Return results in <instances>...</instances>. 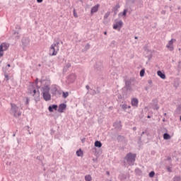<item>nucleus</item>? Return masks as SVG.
<instances>
[{
	"instance_id": "obj_1",
	"label": "nucleus",
	"mask_w": 181,
	"mask_h": 181,
	"mask_svg": "<svg viewBox=\"0 0 181 181\" xmlns=\"http://www.w3.org/2000/svg\"><path fill=\"white\" fill-rule=\"evenodd\" d=\"M136 159V154L129 153L124 158V160L122 161V163L127 168V166H134L135 165V160Z\"/></svg>"
},
{
	"instance_id": "obj_2",
	"label": "nucleus",
	"mask_w": 181,
	"mask_h": 181,
	"mask_svg": "<svg viewBox=\"0 0 181 181\" xmlns=\"http://www.w3.org/2000/svg\"><path fill=\"white\" fill-rule=\"evenodd\" d=\"M42 97L45 101H50L52 100V95H50V86L49 85L45 86L42 88Z\"/></svg>"
},
{
	"instance_id": "obj_3",
	"label": "nucleus",
	"mask_w": 181,
	"mask_h": 181,
	"mask_svg": "<svg viewBox=\"0 0 181 181\" xmlns=\"http://www.w3.org/2000/svg\"><path fill=\"white\" fill-rule=\"evenodd\" d=\"M59 45H60V42L57 41L51 45L49 49V56H56V54H57L59 49Z\"/></svg>"
},
{
	"instance_id": "obj_4",
	"label": "nucleus",
	"mask_w": 181,
	"mask_h": 181,
	"mask_svg": "<svg viewBox=\"0 0 181 181\" xmlns=\"http://www.w3.org/2000/svg\"><path fill=\"white\" fill-rule=\"evenodd\" d=\"M11 114H12L15 118H19V117L22 115V112L19 111V107L15 103H11Z\"/></svg>"
},
{
	"instance_id": "obj_5",
	"label": "nucleus",
	"mask_w": 181,
	"mask_h": 181,
	"mask_svg": "<svg viewBox=\"0 0 181 181\" xmlns=\"http://www.w3.org/2000/svg\"><path fill=\"white\" fill-rule=\"evenodd\" d=\"M8 49H9V43L2 42L0 45V57L4 56V52H6Z\"/></svg>"
},
{
	"instance_id": "obj_6",
	"label": "nucleus",
	"mask_w": 181,
	"mask_h": 181,
	"mask_svg": "<svg viewBox=\"0 0 181 181\" xmlns=\"http://www.w3.org/2000/svg\"><path fill=\"white\" fill-rule=\"evenodd\" d=\"M51 93L54 97L62 95V90H58L57 86H54L51 89Z\"/></svg>"
},
{
	"instance_id": "obj_7",
	"label": "nucleus",
	"mask_w": 181,
	"mask_h": 181,
	"mask_svg": "<svg viewBox=\"0 0 181 181\" xmlns=\"http://www.w3.org/2000/svg\"><path fill=\"white\" fill-rule=\"evenodd\" d=\"M132 83V82H131V80H126L125 86L123 88L126 90V91H132V87L131 86Z\"/></svg>"
},
{
	"instance_id": "obj_8",
	"label": "nucleus",
	"mask_w": 181,
	"mask_h": 181,
	"mask_svg": "<svg viewBox=\"0 0 181 181\" xmlns=\"http://www.w3.org/2000/svg\"><path fill=\"white\" fill-rule=\"evenodd\" d=\"M176 42V39H171L166 45V47L169 49L170 52H173L175 48L173 47V42Z\"/></svg>"
},
{
	"instance_id": "obj_9",
	"label": "nucleus",
	"mask_w": 181,
	"mask_h": 181,
	"mask_svg": "<svg viewBox=\"0 0 181 181\" xmlns=\"http://www.w3.org/2000/svg\"><path fill=\"white\" fill-rule=\"evenodd\" d=\"M74 81H76V74H71L67 76L66 83L68 84H71Z\"/></svg>"
},
{
	"instance_id": "obj_10",
	"label": "nucleus",
	"mask_w": 181,
	"mask_h": 181,
	"mask_svg": "<svg viewBox=\"0 0 181 181\" xmlns=\"http://www.w3.org/2000/svg\"><path fill=\"white\" fill-rule=\"evenodd\" d=\"M122 25H124V23L122 22V21H117L113 25V29H115V30H117V29H118V30H121V28H122Z\"/></svg>"
},
{
	"instance_id": "obj_11",
	"label": "nucleus",
	"mask_w": 181,
	"mask_h": 181,
	"mask_svg": "<svg viewBox=\"0 0 181 181\" xmlns=\"http://www.w3.org/2000/svg\"><path fill=\"white\" fill-rule=\"evenodd\" d=\"M100 8V4H96L93 6L90 9V15H94L96 12H98V8Z\"/></svg>"
},
{
	"instance_id": "obj_12",
	"label": "nucleus",
	"mask_w": 181,
	"mask_h": 181,
	"mask_svg": "<svg viewBox=\"0 0 181 181\" xmlns=\"http://www.w3.org/2000/svg\"><path fill=\"white\" fill-rule=\"evenodd\" d=\"M33 95H37V98H35L36 103L40 101V92H39V90L37 91L36 89H33Z\"/></svg>"
},
{
	"instance_id": "obj_13",
	"label": "nucleus",
	"mask_w": 181,
	"mask_h": 181,
	"mask_svg": "<svg viewBox=\"0 0 181 181\" xmlns=\"http://www.w3.org/2000/svg\"><path fill=\"white\" fill-rule=\"evenodd\" d=\"M67 107V105L64 104V103H62L59 105V107H58V112H64V110H66Z\"/></svg>"
},
{
	"instance_id": "obj_14",
	"label": "nucleus",
	"mask_w": 181,
	"mask_h": 181,
	"mask_svg": "<svg viewBox=\"0 0 181 181\" xmlns=\"http://www.w3.org/2000/svg\"><path fill=\"white\" fill-rule=\"evenodd\" d=\"M48 111H49V112H53V111H57V105H52L49 106Z\"/></svg>"
},
{
	"instance_id": "obj_15",
	"label": "nucleus",
	"mask_w": 181,
	"mask_h": 181,
	"mask_svg": "<svg viewBox=\"0 0 181 181\" xmlns=\"http://www.w3.org/2000/svg\"><path fill=\"white\" fill-rule=\"evenodd\" d=\"M153 110H159V107H158V99L153 100Z\"/></svg>"
},
{
	"instance_id": "obj_16",
	"label": "nucleus",
	"mask_w": 181,
	"mask_h": 181,
	"mask_svg": "<svg viewBox=\"0 0 181 181\" xmlns=\"http://www.w3.org/2000/svg\"><path fill=\"white\" fill-rule=\"evenodd\" d=\"M157 74L163 80H165L166 78V75H165V73L162 72L161 71H158Z\"/></svg>"
},
{
	"instance_id": "obj_17",
	"label": "nucleus",
	"mask_w": 181,
	"mask_h": 181,
	"mask_svg": "<svg viewBox=\"0 0 181 181\" xmlns=\"http://www.w3.org/2000/svg\"><path fill=\"white\" fill-rule=\"evenodd\" d=\"M114 127L115 129H121V122H116L113 124Z\"/></svg>"
},
{
	"instance_id": "obj_18",
	"label": "nucleus",
	"mask_w": 181,
	"mask_h": 181,
	"mask_svg": "<svg viewBox=\"0 0 181 181\" xmlns=\"http://www.w3.org/2000/svg\"><path fill=\"white\" fill-rule=\"evenodd\" d=\"M138 103H139V101L137 98H134L132 100V105H133V107H137Z\"/></svg>"
},
{
	"instance_id": "obj_19",
	"label": "nucleus",
	"mask_w": 181,
	"mask_h": 181,
	"mask_svg": "<svg viewBox=\"0 0 181 181\" xmlns=\"http://www.w3.org/2000/svg\"><path fill=\"white\" fill-rule=\"evenodd\" d=\"M118 142H125V136L118 135L117 138Z\"/></svg>"
},
{
	"instance_id": "obj_20",
	"label": "nucleus",
	"mask_w": 181,
	"mask_h": 181,
	"mask_svg": "<svg viewBox=\"0 0 181 181\" xmlns=\"http://www.w3.org/2000/svg\"><path fill=\"white\" fill-rule=\"evenodd\" d=\"M119 180H121V181L127 180V175H126V174H124V173H121V174L119 175Z\"/></svg>"
},
{
	"instance_id": "obj_21",
	"label": "nucleus",
	"mask_w": 181,
	"mask_h": 181,
	"mask_svg": "<svg viewBox=\"0 0 181 181\" xmlns=\"http://www.w3.org/2000/svg\"><path fill=\"white\" fill-rule=\"evenodd\" d=\"M95 148H101V146H103V144L100 141H95Z\"/></svg>"
},
{
	"instance_id": "obj_22",
	"label": "nucleus",
	"mask_w": 181,
	"mask_h": 181,
	"mask_svg": "<svg viewBox=\"0 0 181 181\" xmlns=\"http://www.w3.org/2000/svg\"><path fill=\"white\" fill-rule=\"evenodd\" d=\"M118 9H119V6L118 4H117L112 9V11H114L115 15H117V13H118Z\"/></svg>"
},
{
	"instance_id": "obj_23",
	"label": "nucleus",
	"mask_w": 181,
	"mask_h": 181,
	"mask_svg": "<svg viewBox=\"0 0 181 181\" xmlns=\"http://www.w3.org/2000/svg\"><path fill=\"white\" fill-rule=\"evenodd\" d=\"M175 114H181V105H178L175 111Z\"/></svg>"
},
{
	"instance_id": "obj_24",
	"label": "nucleus",
	"mask_w": 181,
	"mask_h": 181,
	"mask_svg": "<svg viewBox=\"0 0 181 181\" xmlns=\"http://www.w3.org/2000/svg\"><path fill=\"white\" fill-rule=\"evenodd\" d=\"M127 12H128V9L125 8L122 13H119V16H127Z\"/></svg>"
},
{
	"instance_id": "obj_25",
	"label": "nucleus",
	"mask_w": 181,
	"mask_h": 181,
	"mask_svg": "<svg viewBox=\"0 0 181 181\" xmlns=\"http://www.w3.org/2000/svg\"><path fill=\"white\" fill-rule=\"evenodd\" d=\"M62 94L63 98H67L69 97V92H64L62 90Z\"/></svg>"
},
{
	"instance_id": "obj_26",
	"label": "nucleus",
	"mask_w": 181,
	"mask_h": 181,
	"mask_svg": "<svg viewBox=\"0 0 181 181\" xmlns=\"http://www.w3.org/2000/svg\"><path fill=\"white\" fill-rule=\"evenodd\" d=\"M163 139H165V140L170 139V134L168 133H165L163 134Z\"/></svg>"
},
{
	"instance_id": "obj_27",
	"label": "nucleus",
	"mask_w": 181,
	"mask_h": 181,
	"mask_svg": "<svg viewBox=\"0 0 181 181\" xmlns=\"http://www.w3.org/2000/svg\"><path fill=\"white\" fill-rule=\"evenodd\" d=\"M85 180L86 181H91V180H93V177H91V175H87L85 176Z\"/></svg>"
},
{
	"instance_id": "obj_28",
	"label": "nucleus",
	"mask_w": 181,
	"mask_h": 181,
	"mask_svg": "<svg viewBox=\"0 0 181 181\" xmlns=\"http://www.w3.org/2000/svg\"><path fill=\"white\" fill-rule=\"evenodd\" d=\"M76 155L77 156H83V151H81V149H79L76 151Z\"/></svg>"
},
{
	"instance_id": "obj_29",
	"label": "nucleus",
	"mask_w": 181,
	"mask_h": 181,
	"mask_svg": "<svg viewBox=\"0 0 181 181\" xmlns=\"http://www.w3.org/2000/svg\"><path fill=\"white\" fill-rule=\"evenodd\" d=\"M13 35V36H15V39H16V40L19 39V37H20V36H19V33H18V32H14Z\"/></svg>"
},
{
	"instance_id": "obj_30",
	"label": "nucleus",
	"mask_w": 181,
	"mask_h": 181,
	"mask_svg": "<svg viewBox=\"0 0 181 181\" xmlns=\"http://www.w3.org/2000/svg\"><path fill=\"white\" fill-rule=\"evenodd\" d=\"M121 108H122L124 110V111H125V110H127V108H128V105L127 104H123V105H120Z\"/></svg>"
},
{
	"instance_id": "obj_31",
	"label": "nucleus",
	"mask_w": 181,
	"mask_h": 181,
	"mask_svg": "<svg viewBox=\"0 0 181 181\" xmlns=\"http://www.w3.org/2000/svg\"><path fill=\"white\" fill-rule=\"evenodd\" d=\"M173 181H181V177L180 176H175L173 177Z\"/></svg>"
},
{
	"instance_id": "obj_32",
	"label": "nucleus",
	"mask_w": 181,
	"mask_h": 181,
	"mask_svg": "<svg viewBox=\"0 0 181 181\" xmlns=\"http://www.w3.org/2000/svg\"><path fill=\"white\" fill-rule=\"evenodd\" d=\"M110 13H111V12L107 11V12L105 14V16H104V19H107L108 17L110 16Z\"/></svg>"
},
{
	"instance_id": "obj_33",
	"label": "nucleus",
	"mask_w": 181,
	"mask_h": 181,
	"mask_svg": "<svg viewBox=\"0 0 181 181\" xmlns=\"http://www.w3.org/2000/svg\"><path fill=\"white\" fill-rule=\"evenodd\" d=\"M115 45H117V42L115 40H112V42L110 43V47H115Z\"/></svg>"
},
{
	"instance_id": "obj_34",
	"label": "nucleus",
	"mask_w": 181,
	"mask_h": 181,
	"mask_svg": "<svg viewBox=\"0 0 181 181\" xmlns=\"http://www.w3.org/2000/svg\"><path fill=\"white\" fill-rule=\"evenodd\" d=\"M145 76V69H141L140 71V77H144Z\"/></svg>"
},
{
	"instance_id": "obj_35",
	"label": "nucleus",
	"mask_w": 181,
	"mask_h": 181,
	"mask_svg": "<svg viewBox=\"0 0 181 181\" xmlns=\"http://www.w3.org/2000/svg\"><path fill=\"white\" fill-rule=\"evenodd\" d=\"M144 134H146V132H142V133L141 134L140 137L139 138V142H141V141H142V136L144 135Z\"/></svg>"
},
{
	"instance_id": "obj_36",
	"label": "nucleus",
	"mask_w": 181,
	"mask_h": 181,
	"mask_svg": "<svg viewBox=\"0 0 181 181\" xmlns=\"http://www.w3.org/2000/svg\"><path fill=\"white\" fill-rule=\"evenodd\" d=\"M73 13H74V18H78V15H77V12L76 11V8H74Z\"/></svg>"
},
{
	"instance_id": "obj_37",
	"label": "nucleus",
	"mask_w": 181,
	"mask_h": 181,
	"mask_svg": "<svg viewBox=\"0 0 181 181\" xmlns=\"http://www.w3.org/2000/svg\"><path fill=\"white\" fill-rule=\"evenodd\" d=\"M148 176L149 177H153L155 176V171L150 172Z\"/></svg>"
},
{
	"instance_id": "obj_38",
	"label": "nucleus",
	"mask_w": 181,
	"mask_h": 181,
	"mask_svg": "<svg viewBox=\"0 0 181 181\" xmlns=\"http://www.w3.org/2000/svg\"><path fill=\"white\" fill-rule=\"evenodd\" d=\"M4 77L6 79V81H8L9 80V75H8V74H5Z\"/></svg>"
},
{
	"instance_id": "obj_39",
	"label": "nucleus",
	"mask_w": 181,
	"mask_h": 181,
	"mask_svg": "<svg viewBox=\"0 0 181 181\" xmlns=\"http://www.w3.org/2000/svg\"><path fill=\"white\" fill-rule=\"evenodd\" d=\"M29 101H30V100L29 99V98H26L25 104H26L27 105L29 104Z\"/></svg>"
},
{
	"instance_id": "obj_40",
	"label": "nucleus",
	"mask_w": 181,
	"mask_h": 181,
	"mask_svg": "<svg viewBox=\"0 0 181 181\" xmlns=\"http://www.w3.org/2000/svg\"><path fill=\"white\" fill-rule=\"evenodd\" d=\"M167 170H168V172L172 173V168L167 167Z\"/></svg>"
},
{
	"instance_id": "obj_41",
	"label": "nucleus",
	"mask_w": 181,
	"mask_h": 181,
	"mask_svg": "<svg viewBox=\"0 0 181 181\" xmlns=\"http://www.w3.org/2000/svg\"><path fill=\"white\" fill-rule=\"evenodd\" d=\"M37 2L38 4H42V2H43V0H37Z\"/></svg>"
},
{
	"instance_id": "obj_42",
	"label": "nucleus",
	"mask_w": 181,
	"mask_h": 181,
	"mask_svg": "<svg viewBox=\"0 0 181 181\" xmlns=\"http://www.w3.org/2000/svg\"><path fill=\"white\" fill-rule=\"evenodd\" d=\"M100 88H97L96 94H100V90H98Z\"/></svg>"
},
{
	"instance_id": "obj_43",
	"label": "nucleus",
	"mask_w": 181,
	"mask_h": 181,
	"mask_svg": "<svg viewBox=\"0 0 181 181\" xmlns=\"http://www.w3.org/2000/svg\"><path fill=\"white\" fill-rule=\"evenodd\" d=\"M148 84L152 85V83H153V82H152V80H148Z\"/></svg>"
},
{
	"instance_id": "obj_44",
	"label": "nucleus",
	"mask_w": 181,
	"mask_h": 181,
	"mask_svg": "<svg viewBox=\"0 0 181 181\" xmlns=\"http://www.w3.org/2000/svg\"><path fill=\"white\" fill-rule=\"evenodd\" d=\"M86 88L88 89V90H90V86L86 85Z\"/></svg>"
},
{
	"instance_id": "obj_45",
	"label": "nucleus",
	"mask_w": 181,
	"mask_h": 181,
	"mask_svg": "<svg viewBox=\"0 0 181 181\" xmlns=\"http://www.w3.org/2000/svg\"><path fill=\"white\" fill-rule=\"evenodd\" d=\"M33 97H34L35 101H36V98H37V95H33Z\"/></svg>"
},
{
	"instance_id": "obj_46",
	"label": "nucleus",
	"mask_w": 181,
	"mask_h": 181,
	"mask_svg": "<svg viewBox=\"0 0 181 181\" xmlns=\"http://www.w3.org/2000/svg\"><path fill=\"white\" fill-rule=\"evenodd\" d=\"M92 94H97V91H95V90H93V92H92Z\"/></svg>"
},
{
	"instance_id": "obj_47",
	"label": "nucleus",
	"mask_w": 181,
	"mask_h": 181,
	"mask_svg": "<svg viewBox=\"0 0 181 181\" xmlns=\"http://www.w3.org/2000/svg\"><path fill=\"white\" fill-rule=\"evenodd\" d=\"M167 160H172V158L171 157H168Z\"/></svg>"
},
{
	"instance_id": "obj_48",
	"label": "nucleus",
	"mask_w": 181,
	"mask_h": 181,
	"mask_svg": "<svg viewBox=\"0 0 181 181\" xmlns=\"http://www.w3.org/2000/svg\"><path fill=\"white\" fill-rule=\"evenodd\" d=\"M106 175H107V176H110V171H106Z\"/></svg>"
},
{
	"instance_id": "obj_49",
	"label": "nucleus",
	"mask_w": 181,
	"mask_h": 181,
	"mask_svg": "<svg viewBox=\"0 0 181 181\" xmlns=\"http://www.w3.org/2000/svg\"><path fill=\"white\" fill-rule=\"evenodd\" d=\"M163 122H166V119L163 118Z\"/></svg>"
},
{
	"instance_id": "obj_50",
	"label": "nucleus",
	"mask_w": 181,
	"mask_h": 181,
	"mask_svg": "<svg viewBox=\"0 0 181 181\" xmlns=\"http://www.w3.org/2000/svg\"><path fill=\"white\" fill-rule=\"evenodd\" d=\"M7 67H11V64H7Z\"/></svg>"
},
{
	"instance_id": "obj_51",
	"label": "nucleus",
	"mask_w": 181,
	"mask_h": 181,
	"mask_svg": "<svg viewBox=\"0 0 181 181\" xmlns=\"http://www.w3.org/2000/svg\"><path fill=\"white\" fill-rule=\"evenodd\" d=\"M67 67H68V68H69V67H71V65L68 64V65H67Z\"/></svg>"
},
{
	"instance_id": "obj_52",
	"label": "nucleus",
	"mask_w": 181,
	"mask_h": 181,
	"mask_svg": "<svg viewBox=\"0 0 181 181\" xmlns=\"http://www.w3.org/2000/svg\"><path fill=\"white\" fill-rule=\"evenodd\" d=\"M136 129V127H133V131H135Z\"/></svg>"
},
{
	"instance_id": "obj_53",
	"label": "nucleus",
	"mask_w": 181,
	"mask_h": 181,
	"mask_svg": "<svg viewBox=\"0 0 181 181\" xmlns=\"http://www.w3.org/2000/svg\"><path fill=\"white\" fill-rule=\"evenodd\" d=\"M13 136H16V134L14 133V134H13Z\"/></svg>"
},
{
	"instance_id": "obj_54",
	"label": "nucleus",
	"mask_w": 181,
	"mask_h": 181,
	"mask_svg": "<svg viewBox=\"0 0 181 181\" xmlns=\"http://www.w3.org/2000/svg\"><path fill=\"white\" fill-rule=\"evenodd\" d=\"M104 35H107V31H105V32H104Z\"/></svg>"
},
{
	"instance_id": "obj_55",
	"label": "nucleus",
	"mask_w": 181,
	"mask_h": 181,
	"mask_svg": "<svg viewBox=\"0 0 181 181\" xmlns=\"http://www.w3.org/2000/svg\"><path fill=\"white\" fill-rule=\"evenodd\" d=\"M127 108H131V106L130 105H129V106L127 105Z\"/></svg>"
},
{
	"instance_id": "obj_56",
	"label": "nucleus",
	"mask_w": 181,
	"mask_h": 181,
	"mask_svg": "<svg viewBox=\"0 0 181 181\" xmlns=\"http://www.w3.org/2000/svg\"><path fill=\"white\" fill-rule=\"evenodd\" d=\"M147 118H151V116H150V115H148V116H147Z\"/></svg>"
},
{
	"instance_id": "obj_57",
	"label": "nucleus",
	"mask_w": 181,
	"mask_h": 181,
	"mask_svg": "<svg viewBox=\"0 0 181 181\" xmlns=\"http://www.w3.org/2000/svg\"><path fill=\"white\" fill-rule=\"evenodd\" d=\"M17 29H21V27H20V26H18Z\"/></svg>"
},
{
	"instance_id": "obj_58",
	"label": "nucleus",
	"mask_w": 181,
	"mask_h": 181,
	"mask_svg": "<svg viewBox=\"0 0 181 181\" xmlns=\"http://www.w3.org/2000/svg\"><path fill=\"white\" fill-rule=\"evenodd\" d=\"M139 170V172H141V170H139V169H137V170Z\"/></svg>"
},
{
	"instance_id": "obj_59",
	"label": "nucleus",
	"mask_w": 181,
	"mask_h": 181,
	"mask_svg": "<svg viewBox=\"0 0 181 181\" xmlns=\"http://www.w3.org/2000/svg\"><path fill=\"white\" fill-rule=\"evenodd\" d=\"M134 39H138V37H134Z\"/></svg>"
},
{
	"instance_id": "obj_60",
	"label": "nucleus",
	"mask_w": 181,
	"mask_h": 181,
	"mask_svg": "<svg viewBox=\"0 0 181 181\" xmlns=\"http://www.w3.org/2000/svg\"><path fill=\"white\" fill-rule=\"evenodd\" d=\"M164 117H166V113H164Z\"/></svg>"
},
{
	"instance_id": "obj_61",
	"label": "nucleus",
	"mask_w": 181,
	"mask_h": 181,
	"mask_svg": "<svg viewBox=\"0 0 181 181\" xmlns=\"http://www.w3.org/2000/svg\"><path fill=\"white\" fill-rule=\"evenodd\" d=\"M28 129H29V127H28Z\"/></svg>"
}]
</instances>
